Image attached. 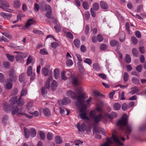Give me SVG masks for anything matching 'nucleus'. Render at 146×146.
I'll return each instance as SVG.
<instances>
[{
	"label": "nucleus",
	"mask_w": 146,
	"mask_h": 146,
	"mask_svg": "<svg viewBox=\"0 0 146 146\" xmlns=\"http://www.w3.org/2000/svg\"><path fill=\"white\" fill-rule=\"evenodd\" d=\"M65 73L66 72L64 71H62L61 72V77L63 80H66L67 78L65 76Z\"/></svg>",
	"instance_id": "nucleus-54"
},
{
	"label": "nucleus",
	"mask_w": 146,
	"mask_h": 146,
	"mask_svg": "<svg viewBox=\"0 0 146 146\" xmlns=\"http://www.w3.org/2000/svg\"><path fill=\"white\" fill-rule=\"evenodd\" d=\"M25 76V74L24 73H22L20 75L19 78V80L20 82H22L23 81L24 78Z\"/></svg>",
	"instance_id": "nucleus-47"
},
{
	"label": "nucleus",
	"mask_w": 146,
	"mask_h": 146,
	"mask_svg": "<svg viewBox=\"0 0 146 146\" xmlns=\"http://www.w3.org/2000/svg\"><path fill=\"white\" fill-rule=\"evenodd\" d=\"M42 112L44 115L46 117H49L51 115L50 111L47 108H44L42 110Z\"/></svg>",
	"instance_id": "nucleus-10"
},
{
	"label": "nucleus",
	"mask_w": 146,
	"mask_h": 146,
	"mask_svg": "<svg viewBox=\"0 0 146 146\" xmlns=\"http://www.w3.org/2000/svg\"><path fill=\"white\" fill-rule=\"evenodd\" d=\"M24 104V102L21 97L18 100V105L19 106H22Z\"/></svg>",
	"instance_id": "nucleus-37"
},
{
	"label": "nucleus",
	"mask_w": 146,
	"mask_h": 146,
	"mask_svg": "<svg viewBox=\"0 0 146 146\" xmlns=\"http://www.w3.org/2000/svg\"><path fill=\"white\" fill-rule=\"evenodd\" d=\"M77 128L79 131H84L86 129V126L84 123L80 124V123H78L77 124Z\"/></svg>",
	"instance_id": "nucleus-9"
},
{
	"label": "nucleus",
	"mask_w": 146,
	"mask_h": 146,
	"mask_svg": "<svg viewBox=\"0 0 146 146\" xmlns=\"http://www.w3.org/2000/svg\"><path fill=\"white\" fill-rule=\"evenodd\" d=\"M93 67L94 69L97 71L100 70V67L99 64L97 63H94L93 65Z\"/></svg>",
	"instance_id": "nucleus-27"
},
{
	"label": "nucleus",
	"mask_w": 146,
	"mask_h": 146,
	"mask_svg": "<svg viewBox=\"0 0 146 146\" xmlns=\"http://www.w3.org/2000/svg\"><path fill=\"white\" fill-rule=\"evenodd\" d=\"M131 40L133 43L134 45L138 43L137 39L135 37H132Z\"/></svg>",
	"instance_id": "nucleus-46"
},
{
	"label": "nucleus",
	"mask_w": 146,
	"mask_h": 146,
	"mask_svg": "<svg viewBox=\"0 0 146 146\" xmlns=\"http://www.w3.org/2000/svg\"><path fill=\"white\" fill-rule=\"evenodd\" d=\"M99 8V5L98 3H95L93 5V10H95L96 11L98 10Z\"/></svg>",
	"instance_id": "nucleus-36"
},
{
	"label": "nucleus",
	"mask_w": 146,
	"mask_h": 146,
	"mask_svg": "<svg viewBox=\"0 0 146 146\" xmlns=\"http://www.w3.org/2000/svg\"><path fill=\"white\" fill-rule=\"evenodd\" d=\"M125 27L127 32L128 34H130V31L129 29V24L128 23H126L125 24Z\"/></svg>",
	"instance_id": "nucleus-63"
},
{
	"label": "nucleus",
	"mask_w": 146,
	"mask_h": 146,
	"mask_svg": "<svg viewBox=\"0 0 146 146\" xmlns=\"http://www.w3.org/2000/svg\"><path fill=\"white\" fill-rule=\"evenodd\" d=\"M40 53L42 55H47L48 54V52L45 48H43L40 50Z\"/></svg>",
	"instance_id": "nucleus-38"
},
{
	"label": "nucleus",
	"mask_w": 146,
	"mask_h": 146,
	"mask_svg": "<svg viewBox=\"0 0 146 146\" xmlns=\"http://www.w3.org/2000/svg\"><path fill=\"white\" fill-rule=\"evenodd\" d=\"M131 91L129 93L133 94L135 92L137 93V92L139 91V89L137 87H134L131 88Z\"/></svg>",
	"instance_id": "nucleus-32"
},
{
	"label": "nucleus",
	"mask_w": 146,
	"mask_h": 146,
	"mask_svg": "<svg viewBox=\"0 0 146 146\" xmlns=\"http://www.w3.org/2000/svg\"><path fill=\"white\" fill-rule=\"evenodd\" d=\"M84 62L87 63L90 65H91L92 63V60L90 58H86L84 60Z\"/></svg>",
	"instance_id": "nucleus-50"
},
{
	"label": "nucleus",
	"mask_w": 146,
	"mask_h": 146,
	"mask_svg": "<svg viewBox=\"0 0 146 146\" xmlns=\"http://www.w3.org/2000/svg\"><path fill=\"white\" fill-rule=\"evenodd\" d=\"M72 82L73 84L75 86H78L79 84V81L78 79L76 77L72 78Z\"/></svg>",
	"instance_id": "nucleus-28"
},
{
	"label": "nucleus",
	"mask_w": 146,
	"mask_h": 146,
	"mask_svg": "<svg viewBox=\"0 0 146 146\" xmlns=\"http://www.w3.org/2000/svg\"><path fill=\"white\" fill-rule=\"evenodd\" d=\"M113 107L114 110H118L120 109L121 105L119 103H116L113 104Z\"/></svg>",
	"instance_id": "nucleus-19"
},
{
	"label": "nucleus",
	"mask_w": 146,
	"mask_h": 146,
	"mask_svg": "<svg viewBox=\"0 0 146 146\" xmlns=\"http://www.w3.org/2000/svg\"><path fill=\"white\" fill-rule=\"evenodd\" d=\"M14 53H16L17 55L15 56V59L16 60L19 62H21L23 60V53L21 52L17 51H15Z\"/></svg>",
	"instance_id": "nucleus-7"
},
{
	"label": "nucleus",
	"mask_w": 146,
	"mask_h": 146,
	"mask_svg": "<svg viewBox=\"0 0 146 146\" xmlns=\"http://www.w3.org/2000/svg\"><path fill=\"white\" fill-rule=\"evenodd\" d=\"M54 77L56 79H58L59 77V69H55L54 71Z\"/></svg>",
	"instance_id": "nucleus-24"
},
{
	"label": "nucleus",
	"mask_w": 146,
	"mask_h": 146,
	"mask_svg": "<svg viewBox=\"0 0 146 146\" xmlns=\"http://www.w3.org/2000/svg\"><path fill=\"white\" fill-rule=\"evenodd\" d=\"M126 133L127 134H129L131 131V127L129 125H127L126 128Z\"/></svg>",
	"instance_id": "nucleus-61"
},
{
	"label": "nucleus",
	"mask_w": 146,
	"mask_h": 146,
	"mask_svg": "<svg viewBox=\"0 0 146 146\" xmlns=\"http://www.w3.org/2000/svg\"><path fill=\"white\" fill-rule=\"evenodd\" d=\"M25 135L26 139L29 138V136L34 137L36 136V132L35 129L33 128H31L30 130L26 128H24Z\"/></svg>",
	"instance_id": "nucleus-4"
},
{
	"label": "nucleus",
	"mask_w": 146,
	"mask_h": 146,
	"mask_svg": "<svg viewBox=\"0 0 146 146\" xmlns=\"http://www.w3.org/2000/svg\"><path fill=\"white\" fill-rule=\"evenodd\" d=\"M21 108H20L19 110L17 106H13L11 109L12 114L14 115L16 113L17 115L18 116H20L21 115H23L29 118H32V116L21 112Z\"/></svg>",
	"instance_id": "nucleus-3"
},
{
	"label": "nucleus",
	"mask_w": 146,
	"mask_h": 146,
	"mask_svg": "<svg viewBox=\"0 0 146 146\" xmlns=\"http://www.w3.org/2000/svg\"><path fill=\"white\" fill-rule=\"evenodd\" d=\"M17 96H14L11 98L10 100V101L12 104H15L17 101Z\"/></svg>",
	"instance_id": "nucleus-30"
},
{
	"label": "nucleus",
	"mask_w": 146,
	"mask_h": 146,
	"mask_svg": "<svg viewBox=\"0 0 146 146\" xmlns=\"http://www.w3.org/2000/svg\"><path fill=\"white\" fill-rule=\"evenodd\" d=\"M58 83L55 80H53L51 84V88L52 90H55L58 86Z\"/></svg>",
	"instance_id": "nucleus-14"
},
{
	"label": "nucleus",
	"mask_w": 146,
	"mask_h": 146,
	"mask_svg": "<svg viewBox=\"0 0 146 146\" xmlns=\"http://www.w3.org/2000/svg\"><path fill=\"white\" fill-rule=\"evenodd\" d=\"M100 5L101 8L103 9H106L108 8V6L104 2L101 1L100 2Z\"/></svg>",
	"instance_id": "nucleus-20"
},
{
	"label": "nucleus",
	"mask_w": 146,
	"mask_h": 146,
	"mask_svg": "<svg viewBox=\"0 0 146 146\" xmlns=\"http://www.w3.org/2000/svg\"><path fill=\"white\" fill-rule=\"evenodd\" d=\"M5 78V77L2 73H0V82H4Z\"/></svg>",
	"instance_id": "nucleus-51"
},
{
	"label": "nucleus",
	"mask_w": 146,
	"mask_h": 146,
	"mask_svg": "<svg viewBox=\"0 0 146 146\" xmlns=\"http://www.w3.org/2000/svg\"><path fill=\"white\" fill-rule=\"evenodd\" d=\"M6 57L8 59L11 61H13L14 59V56L13 55H11L8 54H6Z\"/></svg>",
	"instance_id": "nucleus-33"
},
{
	"label": "nucleus",
	"mask_w": 146,
	"mask_h": 146,
	"mask_svg": "<svg viewBox=\"0 0 146 146\" xmlns=\"http://www.w3.org/2000/svg\"><path fill=\"white\" fill-rule=\"evenodd\" d=\"M32 61V58L31 56H29L27 60V64L28 65Z\"/></svg>",
	"instance_id": "nucleus-55"
},
{
	"label": "nucleus",
	"mask_w": 146,
	"mask_h": 146,
	"mask_svg": "<svg viewBox=\"0 0 146 146\" xmlns=\"http://www.w3.org/2000/svg\"><path fill=\"white\" fill-rule=\"evenodd\" d=\"M139 50L141 54H144L146 52V50L145 49L144 47L140 46L139 48Z\"/></svg>",
	"instance_id": "nucleus-40"
},
{
	"label": "nucleus",
	"mask_w": 146,
	"mask_h": 146,
	"mask_svg": "<svg viewBox=\"0 0 146 146\" xmlns=\"http://www.w3.org/2000/svg\"><path fill=\"white\" fill-rule=\"evenodd\" d=\"M66 95L67 96L73 99H75L76 97V94L71 90L67 91Z\"/></svg>",
	"instance_id": "nucleus-11"
},
{
	"label": "nucleus",
	"mask_w": 146,
	"mask_h": 146,
	"mask_svg": "<svg viewBox=\"0 0 146 146\" xmlns=\"http://www.w3.org/2000/svg\"><path fill=\"white\" fill-rule=\"evenodd\" d=\"M33 20L31 19H30L26 22L25 27L26 29H27L29 26L33 24Z\"/></svg>",
	"instance_id": "nucleus-26"
},
{
	"label": "nucleus",
	"mask_w": 146,
	"mask_h": 146,
	"mask_svg": "<svg viewBox=\"0 0 146 146\" xmlns=\"http://www.w3.org/2000/svg\"><path fill=\"white\" fill-rule=\"evenodd\" d=\"M132 53L133 55L135 57L138 56V52L137 50L135 48H133L132 50Z\"/></svg>",
	"instance_id": "nucleus-45"
},
{
	"label": "nucleus",
	"mask_w": 146,
	"mask_h": 146,
	"mask_svg": "<svg viewBox=\"0 0 146 146\" xmlns=\"http://www.w3.org/2000/svg\"><path fill=\"white\" fill-rule=\"evenodd\" d=\"M117 116V114L116 113L114 112H112L109 115V117L111 119H112L116 117Z\"/></svg>",
	"instance_id": "nucleus-43"
},
{
	"label": "nucleus",
	"mask_w": 146,
	"mask_h": 146,
	"mask_svg": "<svg viewBox=\"0 0 146 146\" xmlns=\"http://www.w3.org/2000/svg\"><path fill=\"white\" fill-rule=\"evenodd\" d=\"M9 76L11 78H13L15 79H17L15 75V72L13 69H11L9 72Z\"/></svg>",
	"instance_id": "nucleus-17"
},
{
	"label": "nucleus",
	"mask_w": 146,
	"mask_h": 146,
	"mask_svg": "<svg viewBox=\"0 0 146 146\" xmlns=\"http://www.w3.org/2000/svg\"><path fill=\"white\" fill-rule=\"evenodd\" d=\"M125 59L126 62L127 63H129L131 62V58L129 55L127 54L125 57Z\"/></svg>",
	"instance_id": "nucleus-42"
},
{
	"label": "nucleus",
	"mask_w": 146,
	"mask_h": 146,
	"mask_svg": "<svg viewBox=\"0 0 146 146\" xmlns=\"http://www.w3.org/2000/svg\"><path fill=\"white\" fill-rule=\"evenodd\" d=\"M7 81H9V82H8L6 85V88L7 90H10L12 87V85L11 82L12 81L11 79H8L7 80Z\"/></svg>",
	"instance_id": "nucleus-21"
},
{
	"label": "nucleus",
	"mask_w": 146,
	"mask_h": 146,
	"mask_svg": "<svg viewBox=\"0 0 146 146\" xmlns=\"http://www.w3.org/2000/svg\"><path fill=\"white\" fill-rule=\"evenodd\" d=\"M52 12L51 11H50L49 12H47L46 14V16L48 18L51 19H54V16H53L52 15Z\"/></svg>",
	"instance_id": "nucleus-29"
},
{
	"label": "nucleus",
	"mask_w": 146,
	"mask_h": 146,
	"mask_svg": "<svg viewBox=\"0 0 146 146\" xmlns=\"http://www.w3.org/2000/svg\"><path fill=\"white\" fill-rule=\"evenodd\" d=\"M1 15L5 19H9L11 16V15L10 13L2 12L1 13Z\"/></svg>",
	"instance_id": "nucleus-15"
},
{
	"label": "nucleus",
	"mask_w": 146,
	"mask_h": 146,
	"mask_svg": "<svg viewBox=\"0 0 146 146\" xmlns=\"http://www.w3.org/2000/svg\"><path fill=\"white\" fill-rule=\"evenodd\" d=\"M42 74L45 76H47L48 74V70L46 67L44 68L42 70Z\"/></svg>",
	"instance_id": "nucleus-25"
},
{
	"label": "nucleus",
	"mask_w": 146,
	"mask_h": 146,
	"mask_svg": "<svg viewBox=\"0 0 146 146\" xmlns=\"http://www.w3.org/2000/svg\"><path fill=\"white\" fill-rule=\"evenodd\" d=\"M74 44L77 48H79L80 45V41L77 39H75L74 41Z\"/></svg>",
	"instance_id": "nucleus-35"
},
{
	"label": "nucleus",
	"mask_w": 146,
	"mask_h": 146,
	"mask_svg": "<svg viewBox=\"0 0 146 146\" xmlns=\"http://www.w3.org/2000/svg\"><path fill=\"white\" fill-rule=\"evenodd\" d=\"M96 113L95 111L92 110L90 111V116L94 119L96 122H99L103 118V116L102 114L100 113L97 115H96Z\"/></svg>",
	"instance_id": "nucleus-6"
},
{
	"label": "nucleus",
	"mask_w": 146,
	"mask_h": 146,
	"mask_svg": "<svg viewBox=\"0 0 146 146\" xmlns=\"http://www.w3.org/2000/svg\"><path fill=\"white\" fill-rule=\"evenodd\" d=\"M110 44L111 46L113 47L118 46L119 45L118 42L115 40H112L110 42Z\"/></svg>",
	"instance_id": "nucleus-23"
},
{
	"label": "nucleus",
	"mask_w": 146,
	"mask_h": 146,
	"mask_svg": "<svg viewBox=\"0 0 146 146\" xmlns=\"http://www.w3.org/2000/svg\"><path fill=\"white\" fill-rule=\"evenodd\" d=\"M132 81L133 83L135 84H139V79L135 77H134L132 78Z\"/></svg>",
	"instance_id": "nucleus-39"
},
{
	"label": "nucleus",
	"mask_w": 146,
	"mask_h": 146,
	"mask_svg": "<svg viewBox=\"0 0 146 146\" xmlns=\"http://www.w3.org/2000/svg\"><path fill=\"white\" fill-rule=\"evenodd\" d=\"M44 8L47 12L52 11L51 9L50 6L48 4H46L45 5Z\"/></svg>",
	"instance_id": "nucleus-41"
},
{
	"label": "nucleus",
	"mask_w": 146,
	"mask_h": 146,
	"mask_svg": "<svg viewBox=\"0 0 146 146\" xmlns=\"http://www.w3.org/2000/svg\"><path fill=\"white\" fill-rule=\"evenodd\" d=\"M70 100L66 97L64 98L62 100H59L58 102V104L60 105H66L70 103Z\"/></svg>",
	"instance_id": "nucleus-8"
},
{
	"label": "nucleus",
	"mask_w": 146,
	"mask_h": 146,
	"mask_svg": "<svg viewBox=\"0 0 146 146\" xmlns=\"http://www.w3.org/2000/svg\"><path fill=\"white\" fill-rule=\"evenodd\" d=\"M119 97L120 98V99L122 100H123L125 99V98L124 97V92H122L121 94L120 93L119 94Z\"/></svg>",
	"instance_id": "nucleus-59"
},
{
	"label": "nucleus",
	"mask_w": 146,
	"mask_h": 146,
	"mask_svg": "<svg viewBox=\"0 0 146 146\" xmlns=\"http://www.w3.org/2000/svg\"><path fill=\"white\" fill-rule=\"evenodd\" d=\"M27 72V75L29 76H30L33 74V68L31 66L28 67Z\"/></svg>",
	"instance_id": "nucleus-18"
},
{
	"label": "nucleus",
	"mask_w": 146,
	"mask_h": 146,
	"mask_svg": "<svg viewBox=\"0 0 146 146\" xmlns=\"http://www.w3.org/2000/svg\"><path fill=\"white\" fill-rule=\"evenodd\" d=\"M52 80V76H50L48 78L47 80L44 85L45 88H49L50 87V81Z\"/></svg>",
	"instance_id": "nucleus-13"
},
{
	"label": "nucleus",
	"mask_w": 146,
	"mask_h": 146,
	"mask_svg": "<svg viewBox=\"0 0 146 146\" xmlns=\"http://www.w3.org/2000/svg\"><path fill=\"white\" fill-rule=\"evenodd\" d=\"M21 5V3L19 0H15L13 1V6L16 8H19Z\"/></svg>",
	"instance_id": "nucleus-16"
},
{
	"label": "nucleus",
	"mask_w": 146,
	"mask_h": 146,
	"mask_svg": "<svg viewBox=\"0 0 146 146\" xmlns=\"http://www.w3.org/2000/svg\"><path fill=\"white\" fill-rule=\"evenodd\" d=\"M84 16L86 19L88 20L90 17V15L89 12L88 11H86L85 13Z\"/></svg>",
	"instance_id": "nucleus-58"
},
{
	"label": "nucleus",
	"mask_w": 146,
	"mask_h": 146,
	"mask_svg": "<svg viewBox=\"0 0 146 146\" xmlns=\"http://www.w3.org/2000/svg\"><path fill=\"white\" fill-rule=\"evenodd\" d=\"M8 119V117L7 115H4L2 118V122L3 123H6Z\"/></svg>",
	"instance_id": "nucleus-53"
},
{
	"label": "nucleus",
	"mask_w": 146,
	"mask_h": 146,
	"mask_svg": "<svg viewBox=\"0 0 146 146\" xmlns=\"http://www.w3.org/2000/svg\"><path fill=\"white\" fill-rule=\"evenodd\" d=\"M27 94V90L26 89H23L21 93V97L25 96Z\"/></svg>",
	"instance_id": "nucleus-64"
},
{
	"label": "nucleus",
	"mask_w": 146,
	"mask_h": 146,
	"mask_svg": "<svg viewBox=\"0 0 146 146\" xmlns=\"http://www.w3.org/2000/svg\"><path fill=\"white\" fill-rule=\"evenodd\" d=\"M127 123V115L124 114L123 115L121 118L118 121L117 125L119 126L121 129L122 130L124 129L125 126Z\"/></svg>",
	"instance_id": "nucleus-5"
},
{
	"label": "nucleus",
	"mask_w": 146,
	"mask_h": 146,
	"mask_svg": "<svg viewBox=\"0 0 146 146\" xmlns=\"http://www.w3.org/2000/svg\"><path fill=\"white\" fill-rule=\"evenodd\" d=\"M108 47L107 45L104 44H102L100 46V49L102 50H104L107 49Z\"/></svg>",
	"instance_id": "nucleus-52"
},
{
	"label": "nucleus",
	"mask_w": 146,
	"mask_h": 146,
	"mask_svg": "<svg viewBox=\"0 0 146 146\" xmlns=\"http://www.w3.org/2000/svg\"><path fill=\"white\" fill-rule=\"evenodd\" d=\"M55 140L56 143L57 144H60L63 142L62 138L59 135H56L55 137Z\"/></svg>",
	"instance_id": "nucleus-12"
},
{
	"label": "nucleus",
	"mask_w": 146,
	"mask_h": 146,
	"mask_svg": "<svg viewBox=\"0 0 146 146\" xmlns=\"http://www.w3.org/2000/svg\"><path fill=\"white\" fill-rule=\"evenodd\" d=\"M129 78V75L127 72L124 73L123 76V80L124 82H126L127 81Z\"/></svg>",
	"instance_id": "nucleus-34"
},
{
	"label": "nucleus",
	"mask_w": 146,
	"mask_h": 146,
	"mask_svg": "<svg viewBox=\"0 0 146 146\" xmlns=\"http://www.w3.org/2000/svg\"><path fill=\"white\" fill-rule=\"evenodd\" d=\"M38 134L40 139L42 140H44L45 138V135L44 133L42 131H38Z\"/></svg>",
	"instance_id": "nucleus-22"
},
{
	"label": "nucleus",
	"mask_w": 146,
	"mask_h": 146,
	"mask_svg": "<svg viewBox=\"0 0 146 146\" xmlns=\"http://www.w3.org/2000/svg\"><path fill=\"white\" fill-rule=\"evenodd\" d=\"M97 40L99 42H101L103 40V38L102 37V35L100 34H98L97 36Z\"/></svg>",
	"instance_id": "nucleus-56"
},
{
	"label": "nucleus",
	"mask_w": 146,
	"mask_h": 146,
	"mask_svg": "<svg viewBox=\"0 0 146 146\" xmlns=\"http://www.w3.org/2000/svg\"><path fill=\"white\" fill-rule=\"evenodd\" d=\"M51 46L52 48H55L59 46V44L56 42H54L51 43Z\"/></svg>",
	"instance_id": "nucleus-57"
},
{
	"label": "nucleus",
	"mask_w": 146,
	"mask_h": 146,
	"mask_svg": "<svg viewBox=\"0 0 146 146\" xmlns=\"http://www.w3.org/2000/svg\"><path fill=\"white\" fill-rule=\"evenodd\" d=\"M125 35L124 33H121L120 36L119 40L121 42H123L125 40Z\"/></svg>",
	"instance_id": "nucleus-44"
},
{
	"label": "nucleus",
	"mask_w": 146,
	"mask_h": 146,
	"mask_svg": "<svg viewBox=\"0 0 146 146\" xmlns=\"http://www.w3.org/2000/svg\"><path fill=\"white\" fill-rule=\"evenodd\" d=\"M129 108L128 105L126 103H123L122 105V109L123 111L127 110Z\"/></svg>",
	"instance_id": "nucleus-48"
},
{
	"label": "nucleus",
	"mask_w": 146,
	"mask_h": 146,
	"mask_svg": "<svg viewBox=\"0 0 146 146\" xmlns=\"http://www.w3.org/2000/svg\"><path fill=\"white\" fill-rule=\"evenodd\" d=\"M76 92L78 95L77 97V103L76 105L82 108L80 110V116L82 119L89 120V117L86 115L87 106L84 100V99L87 98L88 96H86V93L83 92L81 90L78 89L76 91Z\"/></svg>",
	"instance_id": "nucleus-1"
},
{
	"label": "nucleus",
	"mask_w": 146,
	"mask_h": 146,
	"mask_svg": "<svg viewBox=\"0 0 146 146\" xmlns=\"http://www.w3.org/2000/svg\"><path fill=\"white\" fill-rule=\"evenodd\" d=\"M135 35L136 37L138 38H140L141 37V33L138 31H135Z\"/></svg>",
	"instance_id": "nucleus-62"
},
{
	"label": "nucleus",
	"mask_w": 146,
	"mask_h": 146,
	"mask_svg": "<svg viewBox=\"0 0 146 146\" xmlns=\"http://www.w3.org/2000/svg\"><path fill=\"white\" fill-rule=\"evenodd\" d=\"M120 139L123 141L125 140L123 137H121L119 135L113 134L112 137L107 138V141L100 146H123V144L120 141Z\"/></svg>",
	"instance_id": "nucleus-2"
},
{
	"label": "nucleus",
	"mask_w": 146,
	"mask_h": 146,
	"mask_svg": "<svg viewBox=\"0 0 146 146\" xmlns=\"http://www.w3.org/2000/svg\"><path fill=\"white\" fill-rule=\"evenodd\" d=\"M66 65L68 66H70L73 64V61L71 60L68 59L66 62Z\"/></svg>",
	"instance_id": "nucleus-49"
},
{
	"label": "nucleus",
	"mask_w": 146,
	"mask_h": 146,
	"mask_svg": "<svg viewBox=\"0 0 146 146\" xmlns=\"http://www.w3.org/2000/svg\"><path fill=\"white\" fill-rule=\"evenodd\" d=\"M53 137V134L52 133L50 132L48 133L46 135V138L47 140L49 141L51 140L52 139Z\"/></svg>",
	"instance_id": "nucleus-31"
},
{
	"label": "nucleus",
	"mask_w": 146,
	"mask_h": 146,
	"mask_svg": "<svg viewBox=\"0 0 146 146\" xmlns=\"http://www.w3.org/2000/svg\"><path fill=\"white\" fill-rule=\"evenodd\" d=\"M82 5L84 8L86 10L88 9L89 8L88 6L87 3L86 1H84L83 2Z\"/></svg>",
	"instance_id": "nucleus-60"
}]
</instances>
